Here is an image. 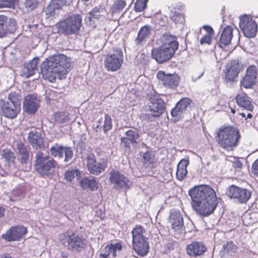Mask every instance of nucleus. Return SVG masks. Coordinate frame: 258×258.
<instances>
[{
    "instance_id": "obj_1",
    "label": "nucleus",
    "mask_w": 258,
    "mask_h": 258,
    "mask_svg": "<svg viewBox=\"0 0 258 258\" xmlns=\"http://www.w3.org/2000/svg\"><path fill=\"white\" fill-rule=\"evenodd\" d=\"M191 204L196 213L202 216H208L216 208L218 202L215 191L210 186L201 185L189 191Z\"/></svg>"
},
{
    "instance_id": "obj_2",
    "label": "nucleus",
    "mask_w": 258,
    "mask_h": 258,
    "mask_svg": "<svg viewBox=\"0 0 258 258\" xmlns=\"http://www.w3.org/2000/svg\"><path fill=\"white\" fill-rule=\"evenodd\" d=\"M71 63L67 56L57 54L46 59L41 66L42 77L50 82H53L57 77L62 79L68 73Z\"/></svg>"
},
{
    "instance_id": "obj_3",
    "label": "nucleus",
    "mask_w": 258,
    "mask_h": 258,
    "mask_svg": "<svg viewBox=\"0 0 258 258\" xmlns=\"http://www.w3.org/2000/svg\"><path fill=\"white\" fill-rule=\"evenodd\" d=\"M163 44L152 50V57L158 63H162L171 59L178 48L175 36L166 34L163 36Z\"/></svg>"
},
{
    "instance_id": "obj_4",
    "label": "nucleus",
    "mask_w": 258,
    "mask_h": 258,
    "mask_svg": "<svg viewBox=\"0 0 258 258\" xmlns=\"http://www.w3.org/2000/svg\"><path fill=\"white\" fill-rule=\"evenodd\" d=\"M240 137L238 130L229 126L219 130L216 140L220 147L227 151H232L237 146Z\"/></svg>"
},
{
    "instance_id": "obj_5",
    "label": "nucleus",
    "mask_w": 258,
    "mask_h": 258,
    "mask_svg": "<svg viewBox=\"0 0 258 258\" xmlns=\"http://www.w3.org/2000/svg\"><path fill=\"white\" fill-rule=\"evenodd\" d=\"M57 165V162L50 156L39 151L36 153L35 168L42 176L47 177L52 176L55 172Z\"/></svg>"
},
{
    "instance_id": "obj_6",
    "label": "nucleus",
    "mask_w": 258,
    "mask_h": 258,
    "mask_svg": "<svg viewBox=\"0 0 258 258\" xmlns=\"http://www.w3.org/2000/svg\"><path fill=\"white\" fill-rule=\"evenodd\" d=\"M146 230L141 225H137L132 230V244L134 250L139 255H146L148 252L149 245L144 236Z\"/></svg>"
},
{
    "instance_id": "obj_7",
    "label": "nucleus",
    "mask_w": 258,
    "mask_h": 258,
    "mask_svg": "<svg viewBox=\"0 0 258 258\" xmlns=\"http://www.w3.org/2000/svg\"><path fill=\"white\" fill-rule=\"evenodd\" d=\"M59 239L69 250L75 252H80L86 248L85 239L71 231L60 234Z\"/></svg>"
},
{
    "instance_id": "obj_8",
    "label": "nucleus",
    "mask_w": 258,
    "mask_h": 258,
    "mask_svg": "<svg viewBox=\"0 0 258 258\" xmlns=\"http://www.w3.org/2000/svg\"><path fill=\"white\" fill-rule=\"evenodd\" d=\"M82 24V17L78 14H73L57 24L58 31L66 35L77 34Z\"/></svg>"
},
{
    "instance_id": "obj_9",
    "label": "nucleus",
    "mask_w": 258,
    "mask_h": 258,
    "mask_svg": "<svg viewBox=\"0 0 258 258\" xmlns=\"http://www.w3.org/2000/svg\"><path fill=\"white\" fill-rule=\"evenodd\" d=\"M123 61V56L121 49H114L113 53L108 54L105 57L104 66L108 71L115 72L120 68Z\"/></svg>"
},
{
    "instance_id": "obj_10",
    "label": "nucleus",
    "mask_w": 258,
    "mask_h": 258,
    "mask_svg": "<svg viewBox=\"0 0 258 258\" xmlns=\"http://www.w3.org/2000/svg\"><path fill=\"white\" fill-rule=\"evenodd\" d=\"M239 27L244 35L248 38L254 37L257 31V25L253 17L244 15L240 18Z\"/></svg>"
},
{
    "instance_id": "obj_11",
    "label": "nucleus",
    "mask_w": 258,
    "mask_h": 258,
    "mask_svg": "<svg viewBox=\"0 0 258 258\" xmlns=\"http://www.w3.org/2000/svg\"><path fill=\"white\" fill-rule=\"evenodd\" d=\"M226 195L240 203H245L250 199L251 192L245 188L231 185L227 189Z\"/></svg>"
},
{
    "instance_id": "obj_12",
    "label": "nucleus",
    "mask_w": 258,
    "mask_h": 258,
    "mask_svg": "<svg viewBox=\"0 0 258 258\" xmlns=\"http://www.w3.org/2000/svg\"><path fill=\"white\" fill-rule=\"evenodd\" d=\"M169 222L175 232L180 235L185 233L183 216L179 211L176 210L171 211L169 217Z\"/></svg>"
},
{
    "instance_id": "obj_13",
    "label": "nucleus",
    "mask_w": 258,
    "mask_h": 258,
    "mask_svg": "<svg viewBox=\"0 0 258 258\" xmlns=\"http://www.w3.org/2000/svg\"><path fill=\"white\" fill-rule=\"evenodd\" d=\"M51 155L54 157L62 159L65 155L64 162L70 164L74 156L73 150L70 147H63L56 144L49 149Z\"/></svg>"
},
{
    "instance_id": "obj_14",
    "label": "nucleus",
    "mask_w": 258,
    "mask_h": 258,
    "mask_svg": "<svg viewBox=\"0 0 258 258\" xmlns=\"http://www.w3.org/2000/svg\"><path fill=\"white\" fill-rule=\"evenodd\" d=\"M87 166L90 173L98 175L104 172L107 167V162L104 160L97 161L94 155L87 158Z\"/></svg>"
},
{
    "instance_id": "obj_15",
    "label": "nucleus",
    "mask_w": 258,
    "mask_h": 258,
    "mask_svg": "<svg viewBox=\"0 0 258 258\" xmlns=\"http://www.w3.org/2000/svg\"><path fill=\"white\" fill-rule=\"evenodd\" d=\"M109 181L113 184V187L117 189L120 188H128L131 182L128 178L119 172L115 170L110 172Z\"/></svg>"
},
{
    "instance_id": "obj_16",
    "label": "nucleus",
    "mask_w": 258,
    "mask_h": 258,
    "mask_svg": "<svg viewBox=\"0 0 258 258\" xmlns=\"http://www.w3.org/2000/svg\"><path fill=\"white\" fill-rule=\"evenodd\" d=\"M241 66L240 64L235 61L227 63L226 69L224 71V81L227 83L234 82L241 71Z\"/></svg>"
},
{
    "instance_id": "obj_17",
    "label": "nucleus",
    "mask_w": 258,
    "mask_h": 258,
    "mask_svg": "<svg viewBox=\"0 0 258 258\" xmlns=\"http://www.w3.org/2000/svg\"><path fill=\"white\" fill-rule=\"evenodd\" d=\"M150 105L148 110L153 114L155 117L160 116L165 109L164 101L157 95H152L150 98Z\"/></svg>"
},
{
    "instance_id": "obj_18",
    "label": "nucleus",
    "mask_w": 258,
    "mask_h": 258,
    "mask_svg": "<svg viewBox=\"0 0 258 258\" xmlns=\"http://www.w3.org/2000/svg\"><path fill=\"white\" fill-rule=\"evenodd\" d=\"M16 29L17 22L14 19L0 16V37H3L8 33H14Z\"/></svg>"
},
{
    "instance_id": "obj_19",
    "label": "nucleus",
    "mask_w": 258,
    "mask_h": 258,
    "mask_svg": "<svg viewBox=\"0 0 258 258\" xmlns=\"http://www.w3.org/2000/svg\"><path fill=\"white\" fill-rule=\"evenodd\" d=\"M0 111L6 118L13 119L17 117L21 111V107L8 103L5 100H0Z\"/></svg>"
},
{
    "instance_id": "obj_20",
    "label": "nucleus",
    "mask_w": 258,
    "mask_h": 258,
    "mask_svg": "<svg viewBox=\"0 0 258 258\" xmlns=\"http://www.w3.org/2000/svg\"><path fill=\"white\" fill-rule=\"evenodd\" d=\"M40 100L34 94H28L25 98L23 103V108L26 112L29 114H34L40 106Z\"/></svg>"
},
{
    "instance_id": "obj_21",
    "label": "nucleus",
    "mask_w": 258,
    "mask_h": 258,
    "mask_svg": "<svg viewBox=\"0 0 258 258\" xmlns=\"http://www.w3.org/2000/svg\"><path fill=\"white\" fill-rule=\"evenodd\" d=\"M257 67L254 65L249 66L246 71L245 76L241 81V85L245 88H251L255 83L257 77Z\"/></svg>"
},
{
    "instance_id": "obj_22",
    "label": "nucleus",
    "mask_w": 258,
    "mask_h": 258,
    "mask_svg": "<svg viewBox=\"0 0 258 258\" xmlns=\"http://www.w3.org/2000/svg\"><path fill=\"white\" fill-rule=\"evenodd\" d=\"M27 232V229L22 226L12 227L2 237L6 240L11 241H18Z\"/></svg>"
},
{
    "instance_id": "obj_23",
    "label": "nucleus",
    "mask_w": 258,
    "mask_h": 258,
    "mask_svg": "<svg viewBox=\"0 0 258 258\" xmlns=\"http://www.w3.org/2000/svg\"><path fill=\"white\" fill-rule=\"evenodd\" d=\"M107 14V10L103 5L95 7L88 14L87 18L89 19L90 25H91V22H93L95 20L104 19Z\"/></svg>"
},
{
    "instance_id": "obj_24",
    "label": "nucleus",
    "mask_w": 258,
    "mask_h": 258,
    "mask_svg": "<svg viewBox=\"0 0 258 258\" xmlns=\"http://www.w3.org/2000/svg\"><path fill=\"white\" fill-rule=\"evenodd\" d=\"M207 250V247L202 242H192L188 244L186 248L187 254L191 256L201 255L203 254Z\"/></svg>"
},
{
    "instance_id": "obj_25",
    "label": "nucleus",
    "mask_w": 258,
    "mask_h": 258,
    "mask_svg": "<svg viewBox=\"0 0 258 258\" xmlns=\"http://www.w3.org/2000/svg\"><path fill=\"white\" fill-rule=\"evenodd\" d=\"M139 134L136 130H130L125 132V136L121 139V144L127 148H131V145H134L138 143Z\"/></svg>"
},
{
    "instance_id": "obj_26",
    "label": "nucleus",
    "mask_w": 258,
    "mask_h": 258,
    "mask_svg": "<svg viewBox=\"0 0 258 258\" xmlns=\"http://www.w3.org/2000/svg\"><path fill=\"white\" fill-rule=\"evenodd\" d=\"M234 30L236 29L231 26H227L223 30L219 42L220 47L223 48L230 44L233 37Z\"/></svg>"
},
{
    "instance_id": "obj_27",
    "label": "nucleus",
    "mask_w": 258,
    "mask_h": 258,
    "mask_svg": "<svg viewBox=\"0 0 258 258\" xmlns=\"http://www.w3.org/2000/svg\"><path fill=\"white\" fill-rule=\"evenodd\" d=\"M38 58L32 59L28 63H26L22 68L21 75L26 78L33 75L37 71Z\"/></svg>"
},
{
    "instance_id": "obj_28",
    "label": "nucleus",
    "mask_w": 258,
    "mask_h": 258,
    "mask_svg": "<svg viewBox=\"0 0 258 258\" xmlns=\"http://www.w3.org/2000/svg\"><path fill=\"white\" fill-rule=\"evenodd\" d=\"M72 0H52L51 3L45 10L47 14L53 15L55 13V10L59 9L64 6L70 5Z\"/></svg>"
},
{
    "instance_id": "obj_29",
    "label": "nucleus",
    "mask_w": 258,
    "mask_h": 258,
    "mask_svg": "<svg viewBox=\"0 0 258 258\" xmlns=\"http://www.w3.org/2000/svg\"><path fill=\"white\" fill-rule=\"evenodd\" d=\"M28 140L30 144L36 149L40 147L43 143L41 134L36 130L31 131L29 133Z\"/></svg>"
},
{
    "instance_id": "obj_30",
    "label": "nucleus",
    "mask_w": 258,
    "mask_h": 258,
    "mask_svg": "<svg viewBox=\"0 0 258 258\" xmlns=\"http://www.w3.org/2000/svg\"><path fill=\"white\" fill-rule=\"evenodd\" d=\"M79 184L84 190L90 189L92 191H94L97 190L98 188V183L94 177H84L80 180Z\"/></svg>"
},
{
    "instance_id": "obj_31",
    "label": "nucleus",
    "mask_w": 258,
    "mask_h": 258,
    "mask_svg": "<svg viewBox=\"0 0 258 258\" xmlns=\"http://www.w3.org/2000/svg\"><path fill=\"white\" fill-rule=\"evenodd\" d=\"M189 164L188 159L180 160L177 166L176 177L179 180H182L187 174L186 167Z\"/></svg>"
},
{
    "instance_id": "obj_32",
    "label": "nucleus",
    "mask_w": 258,
    "mask_h": 258,
    "mask_svg": "<svg viewBox=\"0 0 258 258\" xmlns=\"http://www.w3.org/2000/svg\"><path fill=\"white\" fill-rule=\"evenodd\" d=\"M152 27L145 25L141 27L138 32L137 38L135 41L137 44H140L142 42L146 41L151 35Z\"/></svg>"
},
{
    "instance_id": "obj_33",
    "label": "nucleus",
    "mask_w": 258,
    "mask_h": 258,
    "mask_svg": "<svg viewBox=\"0 0 258 258\" xmlns=\"http://www.w3.org/2000/svg\"><path fill=\"white\" fill-rule=\"evenodd\" d=\"M236 250V245L232 241H228L224 245L220 254L222 256L226 258H232L235 255Z\"/></svg>"
},
{
    "instance_id": "obj_34",
    "label": "nucleus",
    "mask_w": 258,
    "mask_h": 258,
    "mask_svg": "<svg viewBox=\"0 0 258 258\" xmlns=\"http://www.w3.org/2000/svg\"><path fill=\"white\" fill-rule=\"evenodd\" d=\"M236 102L238 105L247 111H252L253 109V106L251 104L249 98L245 94H241L238 95L236 97Z\"/></svg>"
},
{
    "instance_id": "obj_35",
    "label": "nucleus",
    "mask_w": 258,
    "mask_h": 258,
    "mask_svg": "<svg viewBox=\"0 0 258 258\" xmlns=\"http://www.w3.org/2000/svg\"><path fill=\"white\" fill-rule=\"evenodd\" d=\"M17 149L21 156L22 162H26L29 157V147L22 143H19L17 144Z\"/></svg>"
},
{
    "instance_id": "obj_36",
    "label": "nucleus",
    "mask_w": 258,
    "mask_h": 258,
    "mask_svg": "<svg viewBox=\"0 0 258 258\" xmlns=\"http://www.w3.org/2000/svg\"><path fill=\"white\" fill-rule=\"evenodd\" d=\"M202 29L205 30L206 33L201 38L200 40V43L204 44L205 43L210 44L212 40V36L214 34V30L212 27L204 25L202 27Z\"/></svg>"
},
{
    "instance_id": "obj_37",
    "label": "nucleus",
    "mask_w": 258,
    "mask_h": 258,
    "mask_svg": "<svg viewBox=\"0 0 258 258\" xmlns=\"http://www.w3.org/2000/svg\"><path fill=\"white\" fill-rule=\"evenodd\" d=\"M54 119L57 123L63 124L68 122L71 118L68 112H58L54 114Z\"/></svg>"
},
{
    "instance_id": "obj_38",
    "label": "nucleus",
    "mask_w": 258,
    "mask_h": 258,
    "mask_svg": "<svg viewBox=\"0 0 258 258\" xmlns=\"http://www.w3.org/2000/svg\"><path fill=\"white\" fill-rule=\"evenodd\" d=\"M2 157L5 159L9 164H14L15 160L14 153L9 149H4L1 152Z\"/></svg>"
},
{
    "instance_id": "obj_39",
    "label": "nucleus",
    "mask_w": 258,
    "mask_h": 258,
    "mask_svg": "<svg viewBox=\"0 0 258 258\" xmlns=\"http://www.w3.org/2000/svg\"><path fill=\"white\" fill-rule=\"evenodd\" d=\"M170 18L172 21L175 23H183L184 22V15L179 9H174L172 12Z\"/></svg>"
},
{
    "instance_id": "obj_40",
    "label": "nucleus",
    "mask_w": 258,
    "mask_h": 258,
    "mask_svg": "<svg viewBox=\"0 0 258 258\" xmlns=\"http://www.w3.org/2000/svg\"><path fill=\"white\" fill-rule=\"evenodd\" d=\"M179 83V77L176 75L168 74L164 86L169 88H174Z\"/></svg>"
},
{
    "instance_id": "obj_41",
    "label": "nucleus",
    "mask_w": 258,
    "mask_h": 258,
    "mask_svg": "<svg viewBox=\"0 0 258 258\" xmlns=\"http://www.w3.org/2000/svg\"><path fill=\"white\" fill-rule=\"evenodd\" d=\"M8 99L6 102L21 107V97L18 93L15 92L9 93Z\"/></svg>"
},
{
    "instance_id": "obj_42",
    "label": "nucleus",
    "mask_w": 258,
    "mask_h": 258,
    "mask_svg": "<svg viewBox=\"0 0 258 258\" xmlns=\"http://www.w3.org/2000/svg\"><path fill=\"white\" fill-rule=\"evenodd\" d=\"M101 127L103 128V131L105 133H107L112 128V119L109 115L106 114L105 115V118L103 120V125Z\"/></svg>"
},
{
    "instance_id": "obj_43",
    "label": "nucleus",
    "mask_w": 258,
    "mask_h": 258,
    "mask_svg": "<svg viewBox=\"0 0 258 258\" xmlns=\"http://www.w3.org/2000/svg\"><path fill=\"white\" fill-rule=\"evenodd\" d=\"M183 111H181L176 105L171 111L172 120L174 122H177L182 117Z\"/></svg>"
},
{
    "instance_id": "obj_44",
    "label": "nucleus",
    "mask_w": 258,
    "mask_h": 258,
    "mask_svg": "<svg viewBox=\"0 0 258 258\" xmlns=\"http://www.w3.org/2000/svg\"><path fill=\"white\" fill-rule=\"evenodd\" d=\"M80 171L78 169L68 170L65 173V177L67 180L72 181L75 177H79L80 175Z\"/></svg>"
},
{
    "instance_id": "obj_45",
    "label": "nucleus",
    "mask_w": 258,
    "mask_h": 258,
    "mask_svg": "<svg viewBox=\"0 0 258 258\" xmlns=\"http://www.w3.org/2000/svg\"><path fill=\"white\" fill-rule=\"evenodd\" d=\"M18 0H0V8H14Z\"/></svg>"
},
{
    "instance_id": "obj_46",
    "label": "nucleus",
    "mask_w": 258,
    "mask_h": 258,
    "mask_svg": "<svg viewBox=\"0 0 258 258\" xmlns=\"http://www.w3.org/2000/svg\"><path fill=\"white\" fill-rule=\"evenodd\" d=\"M191 100L188 98L181 99L177 103L176 106L183 112L185 111L187 107L189 105Z\"/></svg>"
},
{
    "instance_id": "obj_47",
    "label": "nucleus",
    "mask_w": 258,
    "mask_h": 258,
    "mask_svg": "<svg viewBox=\"0 0 258 258\" xmlns=\"http://www.w3.org/2000/svg\"><path fill=\"white\" fill-rule=\"evenodd\" d=\"M38 4V0H26L24 2L25 8L28 11H31L35 9Z\"/></svg>"
},
{
    "instance_id": "obj_48",
    "label": "nucleus",
    "mask_w": 258,
    "mask_h": 258,
    "mask_svg": "<svg viewBox=\"0 0 258 258\" xmlns=\"http://www.w3.org/2000/svg\"><path fill=\"white\" fill-rule=\"evenodd\" d=\"M148 0H137L135 4V10L136 12H141L145 10L147 6Z\"/></svg>"
},
{
    "instance_id": "obj_49",
    "label": "nucleus",
    "mask_w": 258,
    "mask_h": 258,
    "mask_svg": "<svg viewBox=\"0 0 258 258\" xmlns=\"http://www.w3.org/2000/svg\"><path fill=\"white\" fill-rule=\"evenodd\" d=\"M127 0H116L113 5V12L122 10L126 5V1Z\"/></svg>"
},
{
    "instance_id": "obj_50",
    "label": "nucleus",
    "mask_w": 258,
    "mask_h": 258,
    "mask_svg": "<svg viewBox=\"0 0 258 258\" xmlns=\"http://www.w3.org/2000/svg\"><path fill=\"white\" fill-rule=\"evenodd\" d=\"M109 247H110V254L111 253L113 257L116 256V252L117 251H120L122 249V245L120 242L116 243L115 244H110L108 245Z\"/></svg>"
},
{
    "instance_id": "obj_51",
    "label": "nucleus",
    "mask_w": 258,
    "mask_h": 258,
    "mask_svg": "<svg viewBox=\"0 0 258 258\" xmlns=\"http://www.w3.org/2000/svg\"><path fill=\"white\" fill-rule=\"evenodd\" d=\"M154 117H155L152 112L149 113H142L140 115V118L146 121H152Z\"/></svg>"
},
{
    "instance_id": "obj_52",
    "label": "nucleus",
    "mask_w": 258,
    "mask_h": 258,
    "mask_svg": "<svg viewBox=\"0 0 258 258\" xmlns=\"http://www.w3.org/2000/svg\"><path fill=\"white\" fill-rule=\"evenodd\" d=\"M110 247H109L108 245H106L104 250L100 253V256L103 258H108L109 254H110Z\"/></svg>"
},
{
    "instance_id": "obj_53",
    "label": "nucleus",
    "mask_w": 258,
    "mask_h": 258,
    "mask_svg": "<svg viewBox=\"0 0 258 258\" xmlns=\"http://www.w3.org/2000/svg\"><path fill=\"white\" fill-rule=\"evenodd\" d=\"M168 75L165 74L163 72L160 71L157 74V78L162 81V84L164 85V83L166 80Z\"/></svg>"
},
{
    "instance_id": "obj_54",
    "label": "nucleus",
    "mask_w": 258,
    "mask_h": 258,
    "mask_svg": "<svg viewBox=\"0 0 258 258\" xmlns=\"http://www.w3.org/2000/svg\"><path fill=\"white\" fill-rule=\"evenodd\" d=\"M233 162V166L234 168H237L238 169L241 168L242 166V164L241 162L237 158H234Z\"/></svg>"
},
{
    "instance_id": "obj_55",
    "label": "nucleus",
    "mask_w": 258,
    "mask_h": 258,
    "mask_svg": "<svg viewBox=\"0 0 258 258\" xmlns=\"http://www.w3.org/2000/svg\"><path fill=\"white\" fill-rule=\"evenodd\" d=\"M252 172L255 175H258V159L252 164Z\"/></svg>"
},
{
    "instance_id": "obj_56",
    "label": "nucleus",
    "mask_w": 258,
    "mask_h": 258,
    "mask_svg": "<svg viewBox=\"0 0 258 258\" xmlns=\"http://www.w3.org/2000/svg\"><path fill=\"white\" fill-rule=\"evenodd\" d=\"M151 154L149 152H146L143 155V158L145 161L150 162L151 160Z\"/></svg>"
},
{
    "instance_id": "obj_57",
    "label": "nucleus",
    "mask_w": 258,
    "mask_h": 258,
    "mask_svg": "<svg viewBox=\"0 0 258 258\" xmlns=\"http://www.w3.org/2000/svg\"><path fill=\"white\" fill-rule=\"evenodd\" d=\"M5 209L0 207V218L4 216Z\"/></svg>"
},
{
    "instance_id": "obj_58",
    "label": "nucleus",
    "mask_w": 258,
    "mask_h": 258,
    "mask_svg": "<svg viewBox=\"0 0 258 258\" xmlns=\"http://www.w3.org/2000/svg\"><path fill=\"white\" fill-rule=\"evenodd\" d=\"M68 255L67 253L62 252L60 256V258H68Z\"/></svg>"
},
{
    "instance_id": "obj_59",
    "label": "nucleus",
    "mask_w": 258,
    "mask_h": 258,
    "mask_svg": "<svg viewBox=\"0 0 258 258\" xmlns=\"http://www.w3.org/2000/svg\"><path fill=\"white\" fill-rule=\"evenodd\" d=\"M100 126V125L98 124L97 125L95 128H94V131L96 132H97L98 131V130H101V128H102L101 127H99Z\"/></svg>"
},
{
    "instance_id": "obj_60",
    "label": "nucleus",
    "mask_w": 258,
    "mask_h": 258,
    "mask_svg": "<svg viewBox=\"0 0 258 258\" xmlns=\"http://www.w3.org/2000/svg\"><path fill=\"white\" fill-rule=\"evenodd\" d=\"M252 114L251 113H248L247 114V115L246 116V118H245L246 119H247V118H251L252 117Z\"/></svg>"
},
{
    "instance_id": "obj_61",
    "label": "nucleus",
    "mask_w": 258,
    "mask_h": 258,
    "mask_svg": "<svg viewBox=\"0 0 258 258\" xmlns=\"http://www.w3.org/2000/svg\"><path fill=\"white\" fill-rule=\"evenodd\" d=\"M239 114H240L241 116H242L243 117H245V118H246V114H245L244 113H243V112L240 113H239Z\"/></svg>"
},
{
    "instance_id": "obj_62",
    "label": "nucleus",
    "mask_w": 258,
    "mask_h": 258,
    "mask_svg": "<svg viewBox=\"0 0 258 258\" xmlns=\"http://www.w3.org/2000/svg\"><path fill=\"white\" fill-rule=\"evenodd\" d=\"M2 258H12V257L11 256H10L9 255L7 254V255H4Z\"/></svg>"
},
{
    "instance_id": "obj_63",
    "label": "nucleus",
    "mask_w": 258,
    "mask_h": 258,
    "mask_svg": "<svg viewBox=\"0 0 258 258\" xmlns=\"http://www.w3.org/2000/svg\"><path fill=\"white\" fill-rule=\"evenodd\" d=\"M235 111L234 109H231V112L234 113Z\"/></svg>"
},
{
    "instance_id": "obj_64",
    "label": "nucleus",
    "mask_w": 258,
    "mask_h": 258,
    "mask_svg": "<svg viewBox=\"0 0 258 258\" xmlns=\"http://www.w3.org/2000/svg\"><path fill=\"white\" fill-rule=\"evenodd\" d=\"M203 75V73H202L199 77H198V78H200Z\"/></svg>"
}]
</instances>
